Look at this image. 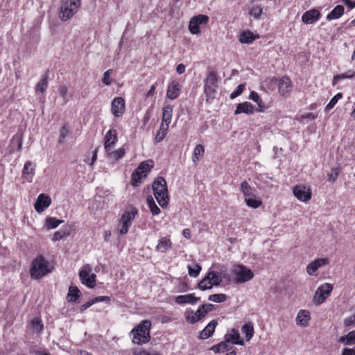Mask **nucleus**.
Masks as SVG:
<instances>
[{"instance_id":"obj_58","label":"nucleus","mask_w":355,"mask_h":355,"mask_svg":"<svg viewBox=\"0 0 355 355\" xmlns=\"http://www.w3.org/2000/svg\"><path fill=\"white\" fill-rule=\"evenodd\" d=\"M339 169L337 168H332L330 174H329V181H331V182H334L336 178H338V175H339Z\"/></svg>"},{"instance_id":"obj_47","label":"nucleus","mask_w":355,"mask_h":355,"mask_svg":"<svg viewBox=\"0 0 355 355\" xmlns=\"http://www.w3.org/2000/svg\"><path fill=\"white\" fill-rule=\"evenodd\" d=\"M250 15L252 16L254 19H260L262 13H263V8L260 6H253L250 12Z\"/></svg>"},{"instance_id":"obj_59","label":"nucleus","mask_w":355,"mask_h":355,"mask_svg":"<svg viewBox=\"0 0 355 355\" xmlns=\"http://www.w3.org/2000/svg\"><path fill=\"white\" fill-rule=\"evenodd\" d=\"M112 71V69H109L104 73L103 83L106 85H110L111 84L110 74Z\"/></svg>"},{"instance_id":"obj_37","label":"nucleus","mask_w":355,"mask_h":355,"mask_svg":"<svg viewBox=\"0 0 355 355\" xmlns=\"http://www.w3.org/2000/svg\"><path fill=\"white\" fill-rule=\"evenodd\" d=\"M249 98L257 103L259 107L258 111L263 112L265 110V105L263 104L262 100L256 92H251Z\"/></svg>"},{"instance_id":"obj_5","label":"nucleus","mask_w":355,"mask_h":355,"mask_svg":"<svg viewBox=\"0 0 355 355\" xmlns=\"http://www.w3.org/2000/svg\"><path fill=\"white\" fill-rule=\"evenodd\" d=\"M218 88V78L214 71H210L204 81V92L207 101L216 98Z\"/></svg>"},{"instance_id":"obj_23","label":"nucleus","mask_w":355,"mask_h":355,"mask_svg":"<svg viewBox=\"0 0 355 355\" xmlns=\"http://www.w3.org/2000/svg\"><path fill=\"white\" fill-rule=\"evenodd\" d=\"M310 319V313L308 311L300 310L296 318V322L298 325L306 327L308 325Z\"/></svg>"},{"instance_id":"obj_24","label":"nucleus","mask_w":355,"mask_h":355,"mask_svg":"<svg viewBox=\"0 0 355 355\" xmlns=\"http://www.w3.org/2000/svg\"><path fill=\"white\" fill-rule=\"evenodd\" d=\"M180 94L179 85L177 82H172L168 86L166 96L170 99H175Z\"/></svg>"},{"instance_id":"obj_39","label":"nucleus","mask_w":355,"mask_h":355,"mask_svg":"<svg viewBox=\"0 0 355 355\" xmlns=\"http://www.w3.org/2000/svg\"><path fill=\"white\" fill-rule=\"evenodd\" d=\"M213 286L212 282L208 275H207L198 284V288L202 291L211 289Z\"/></svg>"},{"instance_id":"obj_30","label":"nucleus","mask_w":355,"mask_h":355,"mask_svg":"<svg viewBox=\"0 0 355 355\" xmlns=\"http://www.w3.org/2000/svg\"><path fill=\"white\" fill-rule=\"evenodd\" d=\"M259 36H256L250 31H243L239 36V41L241 43L250 44L252 42Z\"/></svg>"},{"instance_id":"obj_16","label":"nucleus","mask_w":355,"mask_h":355,"mask_svg":"<svg viewBox=\"0 0 355 355\" xmlns=\"http://www.w3.org/2000/svg\"><path fill=\"white\" fill-rule=\"evenodd\" d=\"M51 199L49 196L45 194H40L37 197V201L35 203V209L38 213H42L47 207L50 206Z\"/></svg>"},{"instance_id":"obj_54","label":"nucleus","mask_w":355,"mask_h":355,"mask_svg":"<svg viewBox=\"0 0 355 355\" xmlns=\"http://www.w3.org/2000/svg\"><path fill=\"white\" fill-rule=\"evenodd\" d=\"M199 308L204 314V315L205 316L208 313L214 310V306L211 304H204Z\"/></svg>"},{"instance_id":"obj_57","label":"nucleus","mask_w":355,"mask_h":355,"mask_svg":"<svg viewBox=\"0 0 355 355\" xmlns=\"http://www.w3.org/2000/svg\"><path fill=\"white\" fill-rule=\"evenodd\" d=\"M345 326L347 327H355V313L345 320Z\"/></svg>"},{"instance_id":"obj_27","label":"nucleus","mask_w":355,"mask_h":355,"mask_svg":"<svg viewBox=\"0 0 355 355\" xmlns=\"http://www.w3.org/2000/svg\"><path fill=\"white\" fill-rule=\"evenodd\" d=\"M225 338L226 341L228 342L229 343H231L232 344H237L241 345H243V341L241 339L239 333L234 329L232 330V334H227L225 336Z\"/></svg>"},{"instance_id":"obj_2","label":"nucleus","mask_w":355,"mask_h":355,"mask_svg":"<svg viewBox=\"0 0 355 355\" xmlns=\"http://www.w3.org/2000/svg\"><path fill=\"white\" fill-rule=\"evenodd\" d=\"M150 321L148 320L141 321L140 324L130 332V334L132 336V342L137 345L147 343L150 338Z\"/></svg>"},{"instance_id":"obj_55","label":"nucleus","mask_w":355,"mask_h":355,"mask_svg":"<svg viewBox=\"0 0 355 355\" xmlns=\"http://www.w3.org/2000/svg\"><path fill=\"white\" fill-rule=\"evenodd\" d=\"M134 355H162L159 353L153 351L152 352H150L147 350L144 349H135L134 351Z\"/></svg>"},{"instance_id":"obj_25","label":"nucleus","mask_w":355,"mask_h":355,"mask_svg":"<svg viewBox=\"0 0 355 355\" xmlns=\"http://www.w3.org/2000/svg\"><path fill=\"white\" fill-rule=\"evenodd\" d=\"M173 116V106L166 105L163 107L162 123L169 125Z\"/></svg>"},{"instance_id":"obj_48","label":"nucleus","mask_w":355,"mask_h":355,"mask_svg":"<svg viewBox=\"0 0 355 355\" xmlns=\"http://www.w3.org/2000/svg\"><path fill=\"white\" fill-rule=\"evenodd\" d=\"M143 173H141V172H139L138 170L136 169V171L132 174V177H131V182H132V184L133 186H138V184H139L141 182V180L144 177V175H142Z\"/></svg>"},{"instance_id":"obj_9","label":"nucleus","mask_w":355,"mask_h":355,"mask_svg":"<svg viewBox=\"0 0 355 355\" xmlns=\"http://www.w3.org/2000/svg\"><path fill=\"white\" fill-rule=\"evenodd\" d=\"M92 268L89 265L83 267L79 272V277L82 284L86 285L89 288H94L96 282V275L92 273Z\"/></svg>"},{"instance_id":"obj_15","label":"nucleus","mask_w":355,"mask_h":355,"mask_svg":"<svg viewBox=\"0 0 355 355\" xmlns=\"http://www.w3.org/2000/svg\"><path fill=\"white\" fill-rule=\"evenodd\" d=\"M118 141L116 131L114 129L110 130L105 136V150L109 153Z\"/></svg>"},{"instance_id":"obj_28","label":"nucleus","mask_w":355,"mask_h":355,"mask_svg":"<svg viewBox=\"0 0 355 355\" xmlns=\"http://www.w3.org/2000/svg\"><path fill=\"white\" fill-rule=\"evenodd\" d=\"M344 7L341 5L336 6L327 16V19L332 20L340 17L344 13Z\"/></svg>"},{"instance_id":"obj_13","label":"nucleus","mask_w":355,"mask_h":355,"mask_svg":"<svg viewBox=\"0 0 355 355\" xmlns=\"http://www.w3.org/2000/svg\"><path fill=\"white\" fill-rule=\"evenodd\" d=\"M328 258H320L311 261L306 266V270L309 275H316V271L319 268L329 264Z\"/></svg>"},{"instance_id":"obj_51","label":"nucleus","mask_w":355,"mask_h":355,"mask_svg":"<svg viewBox=\"0 0 355 355\" xmlns=\"http://www.w3.org/2000/svg\"><path fill=\"white\" fill-rule=\"evenodd\" d=\"M226 295L223 293L220 294H212L209 296L208 300L214 302H222L226 300Z\"/></svg>"},{"instance_id":"obj_49","label":"nucleus","mask_w":355,"mask_h":355,"mask_svg":"<svg viewBox=\"0 0 355 355\" xmlns=\"http://www.w3.org/2000/svg\"><path fill=\"white\" fill-rule=\"evenodd\" d=\"M31 325L32 329L36 332L41 331L43 329L42 320L38 318H33L31 322Z\"/></svg>"},{"instance_id":"obj_6","label":"nucleus","mask_w":355,"mask_h":355,"mask_svg":"<svg viewBox=\"0 0 355 355\" xmlns=\"http://www.w3.org/2000/svg\"><path fill=\"white\" fill-rule=\"evenodd\" d=\"M137 214V209L135 207H130L125 210L120 219L118 226V231L121 234H125L128 232Z\"/></svg>"},{"instance_id":"obj_52","label":"nucleus","mask_w":355,"mask_h":355,"mask_svg":"<svg viewBox=\"0 0 355 355\" xmlns=\"http://www.w3.org/2000/svg\"><path fill=\"white\" fill-rule=\"evenodd\" d=\"M245 85L244 84L239 85L230 94V98L233 99L241 95L243 93V90L245 89Z\"/></svg>"},{"instance_id":"obj_14","label":"nucleus","mask_w":355,"mask_h":355,"mask_svg":"<svg viewBox=\"0 0 355 355\" xmlns=\"http://www.w3.org/2000/svg\"><path fill=\"white\" fill-rule=\"evenodd\" d=\"M125 101L122 97L114 98L112 102V112L116 117L121 116L125 112Z\"/></svg>"},{"instance_id":"obj_31","label":"nucleus","mask_w":355,"mask_h":355,"mask_svg":"<svg viewBox=\"0 0 355 355\" xmlns=\"http://www.w3.org/2000/svg\"><path fill=\"white\" fill-rule=\"evenodd\" d=\"M171 248V240L166 237L162 238L159 240L158 244L156 247L157 251L164 252Z\"/></svg>"},{"instance_id":"obj_35","label":"nucleus","mask_w":355,"mask_h":355,"mask_svg":"<svg viewBox=\"0 0 355 355\" xmlns=\"http://www.w3.org/2000/svg\"><path fill=\"white\" fill-rule=\"evenodd\" d=\"M246 205L253 209L258 208L262 203L261 200L254 195V197L245 198Z\"/></svg>"},{"instance_id":"obj_60","label":"nucleus","mask_w":355,"mask_h":355,"mask_svg":"<svg viewBox=\"0 0 355 355\" xmlns=\"http://www.w3.org/2000/svg\"><path fill=\"white\" fill-rule=\"evenodd\" d=\"M68 134V129L67 128L66 125H64L61 130H60V139H59V142L61 143L62 141V140L67 137Z\"/></svg>"},{"instance_id":"obj_3","label":"nucleus","mask_w":355,"mask_h":355,"mask_svg":"<svg viewBox=\"0 0 355 355\" xmlns=\"http://www.w3.org/2000/svg\"><path fill=\"white\" fill-rule=\"evenodd\" d=\"M153 190L154 196L162 207L167 206L168 203V195L166 182L162 177H157L153 184Z\"/></svg>"},{"instance_id":"obj_53","label":"nucleus","mask_w":355,"mask_h":355,"mask_svg":"<svg viewBox=\"0 0 355 355\" xmlns=\"http://www.w3.org/2000/svg\"><path fill=\"white\" fill-rule=\"evenodd\" d=\"M68 234L69 233L66 232L64 230L57 231L53 234L52 240L53 241H59L65 237L66 236H67Z\"/></svg>"},{"instance_id":"obj_34","label":"nucleus","mask_w":355,"mask_h":355,"mask_svg":"<svg viewBox=\"0 0 355 355\" xmlns=\"http://www.w3.org/2000/svg\"><path fill=\"white\" fill-rule=\"evenodd\" d=\"M338 341L347 345H352L355 343V331H351L347 334L340 337Z\"/></svg>"},{"instance_id":"obj_44","label":"nucleus","mask_w":355,"mask_h":355,"mask_svg":"<svg viewBox=\"0 0 355 355\" xmlns=\"http://www.w3.org/2000/svg\"><path fill=\"white\" fill-rule=\"evenodd\" d=\"M63 220H58L55 218H48L46 219V226L47 229H53L61 224Z\"/></svg>"},{"instance_id":"obj_50","label":"nucleus","mask_w":355,"mask_h":355,"mask_svg":"<svg viewBox=\"0 0 355 355\" xmlns=\"http://www.w3.org/2000/svg\"><path fill=\"white\" fill-rule=\"evenodd\" d=\"M188 270L189 275L191 277H196L201 270V267L200 265L196 263L193 266H188Z\"/></svg>"},{"instance_id":"obj_36","label":"nucleus","mask_w":355,"mask_h":355,"mask_svg":"<svg viewBox=\"0 0 355 355\" xmlns=\"http://www.w3.org/2000/svg\"><path fill=\"white\" fill-rule=\"evenodd\" d=\"M48 75L45 74L42 76V78L40 80V81L37 84L35 87V92L37 93L40 92H44L46 89L48 87Z\"/></svg>"},{"instance_id":"obj_7","label":"nucleus","mask_w":355,"mask_h":355,"mask_svg":"<svg viewBox=\"0 0 355 355\" xmlns=\"http://www.w3.org/2000/svg\"><path fill=\"white\" fill-rule=\"evenodd\" d=\"M232 272L234 277V282L237 284L248 282L254 277L253 272L243 265L234 266Z\"/></svg>"},{"instance_id":"obj_43","label":"nucleus","mask_w":355,"mask_h":355,"mask_svg":"<svg viewBox=\"0 0 355 355\" xmlns=\"http://www.w3.org/2000/svg\"><path fill=\"white\" fill-rule=\"evenodd\" d=\"M107 153L108 154V156L110 159L118 160L124 155L125 150L124 148H119L114 151H112L111 150L109 153Z\"/></svg>"},{"instance_id":"obj_61","label":"nucleus","mask_w":355,"mask_h":355,"mask_svg":"<svg viewBox=\"0 0 355 355\" xmlns=\"http://www.w3.org/2000/svg\"><path fill=\"white\" fill-rule=\"evenodd\" d=\"M94 302H105L107 303L110 302V298L108 296H98L96 297L93 299Z\"/></svg>"},{"instance_id":"obj_1","label":"nucleus","mask_w":355,"mask_h":355,"mask_svg":"<svg viewBox=\"0 0 355 355\" xmlns=\"http://www.w3.org/2000/svg\"><path fill=\"white\" fill-rule=\"evenodd\" d=\"M52 266L43 255H37L31 263L30 275L32 279H40L51 272Z\"/></svg>"},{"instance_id":"obj_46","label":"nucleus","mask_w":355,"mask_h":355,"mask_svg":"<svg viewBox=\"0 0 355 355\" xmlns=\"http://www.w3.org/2000/svg\"><path fill=\"white\" fill-rule=\"evenodd\" d=\"M205 153V148L202 145L198 144L196 146L193 150V161L196 162V159H198L199 157H202Z\"/></svg>"},{"instance_id":"obj_4","label":"nucleus","mask_w":355,"mask_h":355,"mask_svg":"<svg viewBox=\"0 0 355 355\" xmlns=\"http://www.w3.org/2000/svg\"><path fill=\"white\" fill-rule=\"evenodd\" d=\"M80 2L81 0H63L59 13L60 19L63 21L71 19L78 12Z\"/></svg>"},{"instance_id":"obj_29","label":"nucleus","mask_w":355,"mask_h":355,"mask_svg":"<svg viewBox=\"0 0 355 355\" xmlns=\"http://www.w3.org/2000/svg\"><path fill=\"white\" fill-rule=\"evenodd\" d=\"M169 125L161 123L159 130L157 132L155 141L157 143L161 142L167 135Z\"/></svg>"},{"instance_id":"obj_26","label":"nucleus","mask_w":355,"mask_h":355,"mask_svg":"<svg viewBox=\"0 0 355 355\" xmlns=\"http://www.w3.org/2000/svg\"><path fill=\"white\" fill-rule=\"evenodd\" d=\"M240 190L244 195L245 198L254 197V195H256L257 193L256 190L252 188L245 180L241 182Z\"/></svg>"},{"instance_id":"obj_17","label":"nucleus","mask_w":355,"mask_h":355,"mask_svg":"<svg viewBox=\"0 0 355 355\" xmlns=\"http://www.w3.org/2000/svg\"><path fill=\"white\" fill-rule=\"evenodd\" d=\"M184 317L187 322L193 324L201 320L205 315L199 308L196 311L191 309L187 310L184 313Z\"/></svg>"},{"instance_id":"obj_8","label":"nucleus","mask_w":355,"mask_h":355,"mask_svg":"<svg viewBox=\"0 0 355 355\" xmlns=\"http://www.w3.org/2000/svg\"><path fill=\"white\" fill-rule=\"evenodd\" d=\"M333 290V286L329 283H324L320 285L316 290L313 302L316 305L322 304L330 295Z\"/></svg>"},{"instance_id":"obj_42","label":"nucleus","mask_w":355,"mask_h":355,"mask_svg":"<svg viewBox=\"0 0 355 355\" xmlns=\"http://www.w3.org/2000/svg\"><path fill=\"white\" fill-rule=\"evenodd\" d=\"M207 275L209 276L213 286H218L222 282V277L218 272L209 271Z\"/></svg>"},{"instance_id":"obj_62","label":"nucleus","mask_w":355,"mask_h":355,"mask_svg":"<svg viewBox=\"0 0 355 355\" xmlns=\"http://www.w3.org/2000/svg\"><path fill=\"white\" fill-rule=\"evenodd\" d=\"M218 345L222 352L229 350L230 345L229 343L226 341V339L225 340V341L220 343Z\"/></svg>"},{"instance_id":"obj_20","label":"nucleus","mask_w":355,"mask_h":355,"mask_svg":"<svg viewBox=\"0 0 355 355\" xmlns=\"http://www.w3.org/2000/svg\"><path fill=\"white\" fill-rule=\"evenodd\" d=\"M218 324V322L216 320H211L205 328L200 332V339H207L209 338L213 333L214 332L215 328Z\"/></svg>"},{"instance_id":"obj_11","label":"nucleus","mask_w":355,"mask_h":355,"mask_svg":"<svg viewBox=\"0 0 355 355\" xmlns=\"http://www.w3.org/2000/svg\"><path fill=\"white\" fill-rule=\"evenodd\" d=\"M209 17L205 15H198L193 17L189 21V30L192 34H198L200 33V25L206 24L208 22Z\"/></svg>"},{"instance_id":"obj_12","label":"nucleus","mask_w":355,"mask_h":355,"mask_svg":"<svg viewBox=\"0 0 355 355\" xmlns=\"http://www.w3.org/2000/svg\"><path fill=\"white\" fill-rule=\"evenodd\" d=\"M293 194L302 202H306L311 198V190L309 187L299 184L293 188Z\"/></svg>"},{"instance_id":"obj_32","label":"nucleus","mask_w":355,"mask_h":355,"mask_svg":"<svg viewBox=\"0 0 355 355\" xmlns=\"http://www.w3.org/2000/svg\"><path fill=\"white\" fill-rule=\"evenodd\" d=\"M153 167V162L150 159L142 162L137 167V170L143 173L144 177H146L147 173Z\"/></svg>"},{"instance_id":"obj_40","label":"nucleus","mask_w":355,"mask_h":355,"mask_svg":"<svg viewBox=\"0 0 355 355\" xmlns=\"http://www.w3.org/2000/svg\"><path fill=\"white\" fill-rule=\"evenodd\" d=\"M241 331L245 335L247 340H250L254 333L253 324L251 322L244 324L242 327Z\"/></svg>"},{"instance_id":"obj_33","label":"nucleus","mask_w":355,"mask_h":355,"mask_svg":"<svg viewBox=\"0 0 355 355\" xmlns=\"http://www.w3.org/2000/svg\"><path fill=\"white\" fill-rule=\"evenodd\" d=\"M80 291L76 286H71L69 288V293L67 296L68 302H76L79 298Z\"/></svg>"},{"instance_id":"obj_41","label":"nucleus","mask_w":355,"mask_h":355,"mask_svg":"<svg viewBox=\"0 0 355 355\" xmlns=\"http://www.w3.org/2000/svg\"><path fill=\"white\" fill-rule=\"evenodd\" d=\"M146 201L153 215H157L159 214L160 209L157 206L151 196H148L147 197Z\"/></svg>"},{"instance_id":"obj_56","label":"nucleus","mask_w":355,"mask_h":355,"mask_svg":"<svg viewBox=\"0 0 355 355\" xmlns=\"http://www.w3.org/2000/svg\"><path fill=\"white\" fill-rule=\"evenodd\" d=\"M68 88L63 85L59 88V94L62 97L64 102L66 103L68 102L67 98Z\"/></svg>"},{"instance_id":"obj_21","label":"nucleus","mask_w":355,"mask_h":355,"mask_svg":"<svg viewBox=\"0 0 355 355\" xmlns=\"http://www.w3.org/2000/svg\"><path fill=\"white\" fill-rule=\"evenodd\" d=\"M200 300V297H197L194 294L191 293L184 295H178L175 297V301L178 304H195Z\"/></svg>"},{"instance_id":"obj_10","label":"nucleus","mask_w":355,"mask_h":355,"mask_svg":"<svg viewBox=\"0 0 355 355\" xmlns=\"http://www.w3.org/2000/svg\"><path fill=\"white\" fill-rule=\"evenodd\" d=\"M269 81L273 85H276L278 82L279 92L282 96L287 95L292 90L291 80L287 76L282 77L279 81L276 78H271Z\"/></svg>"},{"instance_id":"obj_38","label":"nucleus","mask_w":355,"mask_h":355,"mask_svg":"<svg viewBox=\"0 0 355 355\" xmlns=\"http://www.w3.org/2000/svg\"><path fill=\"white\" fill-rule=\"evenodd\" d=\"M354 76H355V71L349 70L345 73H342V74L335 76L333 78L332 84H333V85H335L337 84L338 81L341 79L352 78Z\"/></svg>"},{"instance_id":"obj_64","label":"nucleus","mask_w":355,"mask_h":355,"mask_svg":"<svg viewBox=\"0 0 355 355\" xmlns=\"http://www.w3.org/2000/svg\"><path fill=\"white\" fill-rule=\"evenodd\" d=\"M94 304V302L93 299L92 300L87 302L86 303H85L84 304H83L80 306V311H84L85 310L87 309L89 307H90Z\"/></svg>"},{"instance_id":"obj_19","label":"nucleus","mask_w":355,"mask_h":355,"mask_svg":"<svg viewBox=\"0 0 355 355\" xmlns=\"http://www.w3.org/2000/svg\"><path fill=\"white\" fill-rule=\"evenodd\" d=\"M35 164L33 162H26L22 170V178L26 181L31 182L33 177L35 175Z\"/></svg>"},{"instance_id":"obj_22","label":"nucleus","mask_w":355,"mask_h":355,"mask_svg":"<svg viewBox=\"0 0 355 355\" xmlns=\"http://www.w3.org/2000/svg\"><path fill=\"white\" fill-rule=\"evenodd\" d=\"M254 108L252 103L249 102H245L243 103H239L237 105L236 109L234 112V114H239L241 113H245L247 114H252L254 112Z\"/></svg>"},{"instance_id":"obj_45","label":"nucleus","mask_w":355,"mask_h":355,"mask_svg":"<svg viewBox=\"0 0 355 355\" xmlns=\"http://www.w3.org/2000/svg\"><path fill=\"white\" fill-rule=\"evenodd\" d=\"M342 98V94L338 93L336 96H334L329 101V103L324 108V112L326 113L329 112L330 110H331L334 105L336 104L338 101Z\"/></svg>"},{"instance_id":"obj_63","label":"nucleus","mask_w":355,"mask_h":355,"mask_svg":"<svg viewBox=\"0 0 355 355\" xmlns=\"http://www.w3.org/2000/svg\"><path fill=\"white\" fill-rule=\"evenodd\" d=\"M342 355H355V347L343 349Z\"/></svg>"},{"instance_id":"obj_18","label":"nucleus","mask_w":355,"mask_h":355,"mask_svg":"<svg viewBox=\"0 0 355 355\" xmlns=\"http://www.w3.org/2000/svg\"><path fill=\"white\" fill-rule=\"evenodd\" d=\"M320 15L321 14L318 10L313 8L302 15V21L306 24H311L318 21Z\"/></svg>"}]
</instances>
